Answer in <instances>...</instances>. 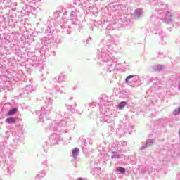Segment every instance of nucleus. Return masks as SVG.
I'll use <instances>...</instances> for the list:
<instances>
[{
    "instance_id": "obj_5",
    "label": "nucleus",
    "mask_w": 180,
    "mask_h": 180,
    "mask_svg": "<svg viewBox=\"0 0 180 180\" xmlns=\"http://www.w3.org/2000/svg\"><path fill=\"white\" fill-rule=\"evenodd\" d=\"M18 109L16 108H14L13 109H11L8 111V115H15L17 112Z\"/></svg>"
},
{
    "instance_id": "obj_7",
    "label": "nucleus",
    "mask_w": 180,
    "mask_h": 180,
    "mask_svg": "<svg viewBox=\"0 0 180 180\" xmlns=\"http://www.w3.org/2000/svg\"><path fill=\"white\" fill-rule=\"evenodd\" d=\"M180 113V108H177V109H175L174 111V115H179Z\"/></svg>"
},
{
    "instance_id": "obj_10",
    "label": "nucleus",
    "mask_w": 180,
    "mask_h": 180,
    "mask_svg": "<svg viewBox=\"0 0 180 180\" xmlns=\"http://www.w3.org/2000/svg\"><path fill=\"white\" fill-rule=\"evenodd\" d=\"M179 88H180V85H179Z\"/></svg>"
},
{
    "instance_id": "obj_4",
    "label": "nucleus",
    "mask_w": 180,
    "mask_h": 180,
    "mask_svg": "<svg viewBox=\"0 0 180 180\" xmlns=\"http://www.w3.org/2000/svg\"><path fill=\"white\" fill-rule=\"evenodd\" d=\"M6 122H7V123H15V120L13 117H8L6 120Z\"/></svg>"
},
{
    "instance_id": "obj_1",
    "label": "nucleus",
    "mask_w": 180,
    "mask_h": 180,
    "mask_svg": "<svg viewBox=\"0 0 180 180\" xmlns=\"http://www.w3.org/2000/svg\"><path fill=\"white\" fill-rule=\"evenodd\" d=\"M79 148H74L72 150L73 157H77L79 154Z\"/></svg>"
},
{
    "instance_id": "obj_6",
    "label": "nucleus",
    "mask_w": 180,
    "mask_h": 180,
    "mask_svg": "<svg viewBox=\"0 0 180 180\" xmlns=\"http://www.w3.org/2000/svg\"><path fill=\"white\" fill-rule=\"evenodd\" d=\"M134 77V75H128V77H127V78L125 79V82H127V84H129V79L131 78H133Z\"/></svg>"
},
{
    "instance_id": "obj_9",
    "label": "nucleus",
    "mask_w": 180,
    "mask_h": 180,
    "mask_svg": "<svg viewBox=\"0 0 180 180\" xmlns=\"http://www.w3.org/2000/svg\"><path fill=\"white\" fill-rule=\"evenodd\" d=\"M179 138H180V129H179Z\"/></svg>"
},
{
    "instance_id": "obj_3",
    "label": "nucleus",
    "mask_w": 180,
    "mask_h": 180,
    "mask_svg": "<svg viewBox=\"0 0 180 180\" xmlns=\"http://www.w3.org/2000/svg\"><path fill=\"white\" fill-rule=\"evenodd\" d=\"M117 170L120 172V173H125V172H126L125 167H122V166H117Z\"/></svg>"
},
{
    "instance_id": "obj_8",
    "label": "nucleus",
    "mask_w": 180,
    "mask_h": 180,
    "mask_svg": "<svg viewBox=\"0 0 180 180\" xmlns=\"http://www.w3.org/2000/svg\"><path fill=\"white\" fill-rule=\"evenodd\" d=\"M77 180H84V179H83L82 177H78Z\"/></svg>"
},
{
    "instance_id": "obj_2",
    "label": "nucleus",
    "mask_w": 180,
    "mask_h": 180,
    "mask_svg": "<svg viewBox=\"0 0 180 180\" xmlns=\"http://www.w3.org/2000/svg\"><path fill=\"white\" fill-rule=\"evenodd\" d=\"M127 105V102L123 101L119 103V109H124V106Z\"/></svg>"
}]
</instances>
